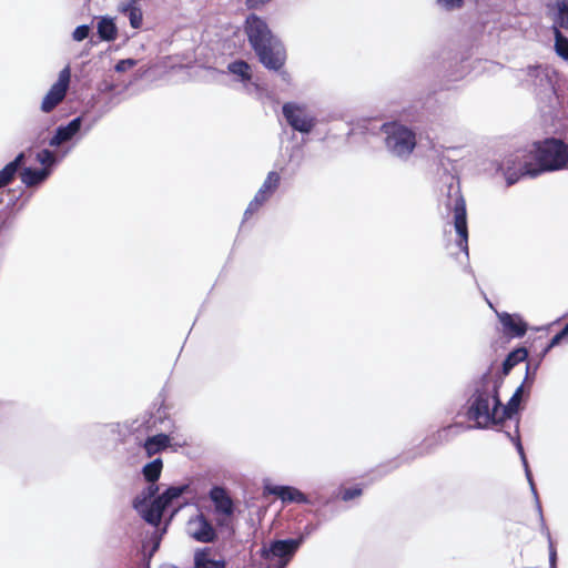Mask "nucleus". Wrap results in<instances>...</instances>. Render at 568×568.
Returning a JSON list of instances; mask_svg holds the SVG:
<instances>
[{
    "label": "nucleus",
    "mask_w": 568,
    "mask_h": 568,
    "mask_svg": "<svg viewBox=\"0 0 568 568\" xmlns=\"http://www.w3.org/2000/svg\"><path fill=\"white\" fill-rule=\"evenodd\" d=\"M267 202L266 197L260 196L258 193H256L253 197V200L248 203L245 212L244 217L247 220L250 219L254 213H256L263 204Z\"/></svg>",
    "instance_id": "c756f323"
},
{
    "label": "nucleus",
    "mask_w": 568,
    "mask_h": 568,
    "mask_svg": "<svg viewBox=\"0 0 568 568\" xmlns=\"http://www.w3.org/2000/svg\"><path fill=\"white\" fill-rule=\"evenodd\" d=\"M556 14L554 18V28L568 31V0H557L555 3Z\"/></svg>",
    "instance_id": "393cba45"
},
{
    "label": "nucleus",
    "mask_w": 568,
    "mask_h": 568,
    "mask_svg": "<svg viewBox=\"0 0 568 568\" xmlns=\"http://www.w3.org/2000/svg\"><path fill=\"white\" fill-rule=\"evenodd\" d=\"M362 488L359 486H353L345 488L341 491V497L344 501L352 500L362 495Z\"/></svg>",
    "instance_id": "2f4dec72"
},
{
    "label": "nucleus",
    "mask_w": 568,
    "mask_h": 568,
    "mask_svg": "<svg viewBox=\"0 0 568 568\" xmlns=\"http://www.w3.org/2000/svg\"><path fill=\"white\" fill-rule=\"evenodd\" d=\"M386 148L398 156L408 155L416 146L415 133L407 126L389 122L382 125Z\"/></svg>",
    "instance_id": "20e7f679"
},
{
    "label": "nucleus",
    "mask_w": 568,
    "mask_h": 568,
    "mask_svg": "<svg viewBox=\"0 0 568 568\" xmlns=\"http://www.w3.org/2000/svg\"><path fill=\"white\" fill-rule=\"evenodd\" d=\"M283 115L287 123L298 132L310 133L315 126V119L294 103L287 102L283 105Z\"/></svg>",
    "instance_id": "f8f14e48"
},
{
    "label": "nucleus",
    "mask_w": 568,
    "mask_h": 568,
    "mask_svg": "<svg viewBox=\"0 0 568 568\" xmlns=\"http://www.w3.org/2000/svg\"><path fill=\"white\" fill-rule=\"evenodd\" d=\"M81 121L79 118L73 119L68 125L59 126L55 134L51 138L49 144L51 146H58L73 138V135L80 130Z\"/></svg>",
    "instance_id": "a211bd4d"
},
{
    "label": "nucleus",
    "mask_w": 568,
    "mask_h": 568,
    "mask_svg": "<svg viewBox=\"0 0 568 568\" xmlns=\"http://www.w3.org/2000/svg\"><path fill=\"white\" fill-rule=\"evenodd\" d=\"M266 489L270 494L280 498L284 504H307L310 501L308 497L304 493L292 486H272L266 487Z\"/></svg>",
    "instance_id": "f3484780"
},
{
    "label": "nucleus",
    "mask_w": 568,
    "mask_h": 568,
    "mask_svg": "<svg viewBox=\"0 0 568 568\" xmlns=\"http://www.w3.org/2000/svg\"><path fill=\"white\" fill-rule=\"evenodd\" d=\"M23 159L24 154L20 153L13 161L0 170V189L9 185L13 181L19 168L23 162Z\"/></svg>",
    "instance_id": "412c9836"
},
{
    "label": "nucleus",
    "mask_w": 568,
    "mask_h": 568,
    "mask_svg": "<svg viewBox=\"0 0 568 568\" xmlns=\"http://www.w3.org/2000/svg\"><path fill=\"white\" fill-rule=\"evenodd\" d=\"M497 317L501 324V333L508 339L520 338L528 331V324L519 314L501 312L497 313Z\"/></svg>",
    "instance_id": "2eb2a0df"
},
{
    "label": "nucleus",
    "mask_w": 568,
    "mask_h": 568,
    "mask_svg": "<svg viewBox=\"0 0 568 568\" xmlns=\"http://www.w3.org/2000/svg\"><path fill=\"white\" fill-rule=\"evenodd\" d=\"M37 160L41 164H43L45 166H50L55 162V156H54L53 152L44 149L37 154Z\"/></svg>",
    "instance_id": "7c9ffc66"
},
{
    "label": "nucleus",
    "mask_w": 568,
    "mask_h": 568,
    "mask_svg": "<svg viewBox=\"0 0 568 568\" xmlns=\"http://www.w3.org/2000/svg\"><path fill=\"white\" fill-rule=\"evenodd\" d=\"M170 445V436L166 434H158L150 436L144 442V449L149 457L164 450Z\"/></svg>",
    "instance_id": "aec40b11"
},
{
    "label": "nucleus",
    "mask_w": 568,
    "mask_h": 568,
    "mask_svg": "<svg viewBox=\"0 0 568 568\" xmlns=\"http://www.w3.org/2000/svg\"><path fill=\"white\" fill-rule=\"evenodd\" d=\"M163 463L161 458H156L148 463L143 469V476L150 485L133 500V508L150 525L159 526L164 509L175 498H179L187 488V486L169 487L161 496L151 500L159 490L155 481L160 478Z\"/></svg>",
    "instance_id": "f257e3e1"
},
{
    "label": "nucleus",
    "mask_w": 568,
    "mask_h": 568,
    "mask_svg": "<svg viewBox=\"0 0 568 568\" xmlns=\"http://www.w3.org/2000/svg\"><path fill=\"white\" fill-rule=\"evenodd\" d=\"M281 183V175L275 171L268 172L266 179L264 180L262 186L258 189L256 193L260 196L266 197L268 201L270 197L274 194V192L278 189Z\"/></svg>",
    "instance_id": "5701e85b"
},
{
    "label": "nucleus",
    "mask_w": 568,
    "mask_h": 568,
    "mask_svg": "<svg viewBox=\"0 0 568 568\" xmlns=\"http://www.w3.org/2000/svg\"><path fill=\"white\" fill-rule=\"evenodd\" d=\"M568 341V323L565 325V327L558 332L550 341H546L542 335H539L535 337L529 345V352L534 353L528 363L531 362L530 365V374L536 375V372L544 359V357L547 355V353L555 347L556 345L560 344L561 342Z\"/></svg>",
    "instance_id": "6e6552de"
},
{
    "label": "nucleus",
    "mask_w": 568,
    "mask_h": 568,
    "mask_svg": "<svg viewBox=\"0 0 568 568\" xmlns=\"http://www.w3.org/2000/svg\"><path fill=\"white\" fill-rule=\"evenodd\" d=\"M136 65V61L133 59H123L118 61L115 64L116 72H125Z\"/></svg>",
    "instance_id": "72a5a7b5"
},
{
    "label": "nucleus",
    "mask_w": 568,
    "mask_h": 568,
    "mask_svg": "<svg viewBox=\"0 0 568 568\" xmlns=\"http://www.w3.org/2000/svg\"><path fill=\"white\" fill-rule=\"evenodd\" d=\"M71 80V70L67 65L59 73L58 81L52 84L41 103V111L49 113L54 110L65 98Z\"/></svg>",
    "instance_id": "9d476101"
},
{
    "label": "nucleus",
    "mask_w": 568,
    "mask_h": 568,
    "mask_svg": "<svg viewBox=\"0 0 568 568\" xmlns=\"http://www.w3.org/2000/svg\"><path fill=\"white\" fill-rule=\"evenodd\" d=\"M254 52L267 70L280 71L286 63V49L277 38Z\"/></svg>",
    "instance_id": "1a4fd4ad"
},
{
    "label": "nucleus",
    "mask_w": 568,
    "mask_h": 568,
    "mask_svg": "<svg viewBox=\"0 0 568 568\" xmlns=\"http://www.w3.org/2000/svg\"><path fill=\"white\" fill-rule=\"evenodd\" d=\"M49 170L43 169H31L24 168L20 174L21 181L27 186H34L43 182L49 176Z\"/></svg>",
    "instance_id": "4be33fe9"
},
{
    "label": "nucleus",
    "mask_w": 568,
    "mask_h": 568,
    "mask_svg": "<svg viewBox=\"0 0 568 568\" xmlns=\"http://www.w3.org/2000/svg\"><path fill=\"white\" fill-rule=\"evenodd\" d=\"M89 33H90L89 26L82 24V26H79L75 28L72 37L75 41H82L89 37Z\"/></svg>",
    "instance_id": "473e14b6"
},
{
    "label": "nucleus",
    "mask_w": 568,
    "mask_h": 568,
    "mask_svg": "<svg viewBox=\"0 0 568 568\" xmlns=\"http://www.w3.org/2000/svg\"><path fill=\"white\" fill-rule=\"evenodd\" d=\"M98 34L104 41H113L116 39L118 29L110 18H102L98 23Z\"/></svg>",
    "instance_id": "a878e982"
},
{
    "label": "nucleus",
    "mask_w": 568,
    "mask_h": 568,
    "mask_svg": "<svg viewBox=\"0 0 568 568\" xmlns=\"http://www.w3.org/2000/svg\"><path fill=\"white\" fill-rule=\"evenodd\" d=\"M210 498L214 504L215 511L223 515V518L217 520L220 526H227L234 513V504L227 491L223 487L215 486L210 491Z\"/></svg>",
    "instance_id": "4468645a"
},
{
    "label": "nucleus",
    "mask_w": 568,
    "mask_h": 568,
    "mask_svg": "<svg viewBox=\"0 0 568 568\" xmlns=\"http://www.w3.org/2000/svg\"><path fill=\"white\" fill-rule=\"evenodd\" d=\"M531 153L517 151L503 161L501 169L508 185L515 184L523 176L529 175L535 178L538 175L535 174L536 164L531 162Z\"/></svg>",
    "instance_id": "39448f33"
},
{
    "label": "nucleus",
    "mask_w": 568,
    "mask_h": 568,
    "mask_svg": "<svg viewBox=\"0 0 568 568\" xmlns=\"http://www.w3.org/2000/svg\"><path fill=\"white\" fill-rule=\"evenodd\" d=\"M454 225L458 235L457 244L460 250L468 255V226L466 202L463 196H458L454 203Z\"/></svg>",
    "instance_id": "ddd939ff"
},
{
    "label": "nucleus",
    "mask_w": 568,
    "mask_h": 568,
    "mask_svg": "<svg viewBox=\"0 0 568 568\" xmlns=\"http://www.w3.org/2000/svg\"><path fill=\"white\" fill-rule=\"evenodd\" d=\"M189 534L201 542H212L216 538L213 526L202 514L189 521Z\"/></svg>",
    "instance_id": "dca6fc26"
},
{
    "label": "nucleus",
    "mask_w": 568,
    "mask_h": 568,
    "mask_svg": "<svg viewBox=\"0 0 568 568\" xmlns=\"http://www.w3.org/2000/svg\"><path fill=\"white\" fill-rule=\"evenodd\" d=\"M503 378H491L487 372L480 378L479 385L467 402L466 416L468 420L475 422L477 428H489L500 425L499 408L501 400L499 389Z\"/></svg>",
    "instance_id": "f03ea898"
},
{
    "label": "nucleus",
    "mask_w": 568,
    "mask_h": 568,
    "mask_svg": "<svg viewBox=\"0 0 568 568\" xmlns=\"http://www.w3.org/2000/svg\"><path fill=\"white\" fill-rule=\"evenodd\" d=\"M535 174L564 169L568 163V144L556 138L534 143Z\"/></svg>",
    "instance_id": "7ed1b4c3"
},
{
    "label": "nucleus",
    "mask_w": 568,
    "mask_h": 568,
    "mask_svg": "<svg viewBox=\"0 0 568 568\" xmlns=\"http://www.w3.org/2000/svg\"><path fill=\"white\" fill-rule=\"evenodd\" d=\"M508 436H509V438H510V439L516 444V446H517V448H518L519 453H520L521 455H524V449H523V445H521V443H520V437H519V428H518V424H517V425H516V427H515V435H514V436H511V435L508 433Z\"/></svg>",
    "instance_id": "c9c22d12"
},
{
    "label": "nucleus",
    "mask_w": 568,
    "mask_h": 568,
    "mask_svg": "<svg viewBox=\"0 0 568 568\" xmlns=\"http://www.w3.org/2000/svg\"><path fill=\"white\" fill-rule=\"evenodd\" d=\"M229 71L241 78L243 82L252 79L251 65L244 60H236L229 64Z\"/></svg>",
    "instance_id": "bb28decb"
},
{
    "label": "nucleus",
    "mask_w": 568,
    "mask_h": 568,
    "mask_svg": "<svg viewBox=\"0 0 568 568\" xmlns=\"http://www.w3.org/2000/svg\"><path fill=\"white\" fill-rule=\"evenodd\" d=\"M243 30L253 51L276 39L266 20L255 13L246 17Z\"/></svg>",
    "instance_id": "423d86ee"
},
{
    "label": "nucleus",
    "mask_w": 568,
    "mask_h": 568,
    "mask_svg": "<svg viewBox=\"0 0 568 568\" xmlns=\"http://www.w3.org/2000/svg\"><path fill=\"white\" fill-rule=\"evenodd\" d=\"M125 11L128 12L131 27L134 29H140L143 22V13L141 8L130 4Z\"/></svg>",
    "instance_id": "c85d7f7f"
},
{
    "label": "nucleus",
    "mask_w": 568,
    "mask_h": 568,
    "mask_svg": "<svg viewBox=\"0 0 568 568\" xmlns=\"http://www.w3.org/2000/svg\"><path fill=\"white\" fill-rule=\"evenodd\" d=\"M555 36V51L556 53L568 61V38L562 34L558 28L552 29Z\"/></svg>",
    "instance_id": "cd10ccee"
},
{
    "label": "nucleus",
    "mask_w": 568,
    "mask_h": 568,
    "mask_svg": "<svg viewBox=\"0 0 568 568\" xmlns=\"http://www.w3.org/2000/svg\"><path fill=\"white\" fill-rule=\"evenodd\" d=\"M530 365L531 362H529L526 365V375L523 384L517 387V389L515 390V393L513 394V396L510 397L506 405L501 404L499 408L500 424H503L506 419L511 418L515 414L518 413L524 394H529L530 387L535 381V376L530 374Z\"/></svg>",
    "instance_id": "9b49d317"
},
{
    "label": "nucleus",
    "mask_w": 568,
    "mask_h": 568,
    "mask_svg": "<svg viewBox=\"0 0 568 568\" xmlns=\"http://www.w3.org/2000/svg\"><path fill=\"white\" fill-rule=\"evenodd\" d=\"M529 351L526 347H517L511 351L505 358L501 368V378L504 379L510 371L518 365L519 363L527 362L528 363Z\"/></svg>",
    "instance_id": "6ab92c4d"
},
{
    "label": "nucleus",
    "mask_w": 568,
    "mask_h": 568,
    "mask_svg": "<svg viewBox=\"0 0 568 568\" xmlns=\"http://www.w3.org/2000/svg\"><path fill=\"white\" fill-rule=\"evenodd\" d=\"M298 546L300 541L295 539L275 540L268 548L263 547L260 554L267 564L278 568H285Z\"/></svg>",
    "instance_id": "0eeeda50"
},
{
    "label": "nucleus",
    "mask_w": 568,
    "mask_h": 568,
    "mask_svg": "<svg viewBox=\"0 0 568 568\" xmlns=\"http://www.w3.org/2000/svg\"><path fill=\"white\" fill-rule=\"evenodd\" d=\"M195 568H225L226 564L224 560H212L210 559V549L196 551L194 555Z\"/></svg>",
    "instance_id": "b1692460"
},
{
    "label": "nucleus",
    "mask_w": 568,
    "mask_h": 568,
    "mask_svg": "<svg viewBox=\"0 0 568 568\" xmlns=\"http://www.w3.org/2000/svg\"><path fill=\"white\" fill-rule=\"evenodd\" d=\"M447 10L459 9L464 6V0H438Z\"/></svg>",
    "instance_id": "f704fd0d"
}]
</instances>
